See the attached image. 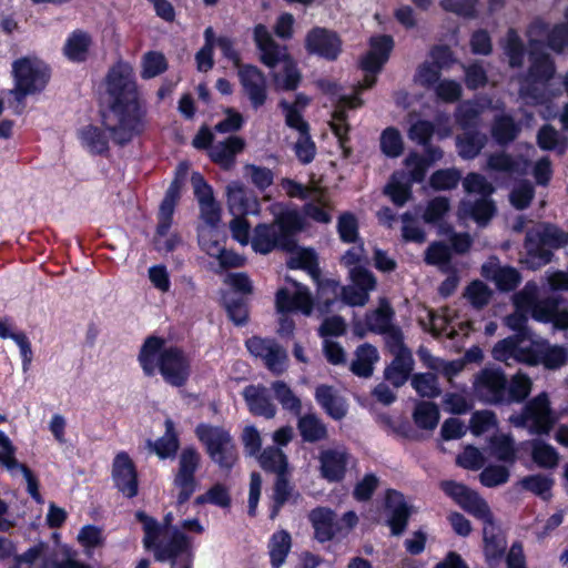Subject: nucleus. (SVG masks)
<instances>
[{
	"label": "nucleus",
	"mask_w": 568,
	"mask_h": 568,
	"mask_svg": "<svg viewBox=\"0 0 568 568\" xmlns=\"http://www.w3.org/2000/svg\"><path fill=\"white\" fill-rule=\"evenodd\" d=\"M108 106L102 124L114 143L123 145L144 130L145 105L139 91L133 68L115 63L105 78Z\"/></svg>",
	"instance_id": "obj_1"
},
{
	"label": "nucleus",
	"mask_w": 568,
	"mask_h": 568,
	"mask_svg": "<svg viewBox=\"0 0 568 568\" xmlns=\"http://www.w3.org/2000/svg\"><path fill=\"white\" fill-rule=\"evenodd\" d=\"M139 363L146 376L159 372L171 386L185 385L191 375V358L179 347L165 346L160 337H148L139 353Z\"/></svg>",
	"instance_id": "obj_2"
},
{
	"label": "nucleus",
	"mask_w": 568,
	"mask_h": 568,
	"mask_svg": "<svg viewBox=\"0 0 568 568\" xmlns=\"http://www.w3.org/2000/svg\"><path fill=\"white\" fill-rule=\"evenodd\" d=\"M135 518L142 524L143 545L154 552L156 560L174 559L189 549V538L176 527H172L173 515L171 513L165 515L162 524L142 510L136 511Z\"/></svg>",
	"instance_id": "obj_3"
},
{
	"label": "nucleus",
	"mask_w": 568,
	"mask_h": 568,
	"mask_svg": "<svg viewBox=\"0 0 568 568\" xmlns=\"http://www.w3.org/2000/svg\"><path fill=\"white\" fill-rule=\"evenodd\" d=\"M254 39L261 51V60L268 68L281 64L282 70L273 74L276 88L281 90H294L297 88L301 75L294 61L288 57L285 47L275 43L271 33L263 24L254 29Z\"/></svg>",
	"instance_id": "obj_4"
},
{
	"label": "nucleus",
	"mask_w": 568,
	"mask_h": 568,
	"mask_svg": "<svg viewBox=\"0 0 568 568\" xmlns=\"http://www.w3.org/2000/svg\"><path fill=\"white\" fill-rule=\"evenodd\" d=\"M14 88L11 93L18 102L27 95L42 91L49 79L48 65L37 57H23L12 62Z\"/></svg>",
	"instance_id": "obj_5"
},
{
	"label": "nucleus",
	"mask_w": 568,
	"mask_h": 568,
	"mask_svg": "<svg viewBox=\"0 0 568 568\" xmlns=\"http://www.w3.org/2000/svg\"><path fill=\"white\" fill-rule=\"evenodd\" d=\"M199 440L205 446L211 459L223 469H231L237 460V452L230 432L221 426L200 424L195 428Z\"/></svg>",
	"instance_id": "obj_6"
},
{
	"label": "nucleus",
	"mask_w": 568,
	"mask_h": 568,
	"mask_svg": "<svg viewBox=\"0 0 568 568\" xmlns=\"http://www.w3.org/2000/svg\"><path fill=\"white\" fill-rule=\"evenodd\" d=\"M510 422L517 427H527L531 434H549L557 418L550 408V402L546 393L534 397L518 415H513Z\"/></svg>",
	"instance_id": "obj_7"
},
{
	"label": "nucleus",
	"mask_w": 568,
	"mask_h": 568,
	"mask_svg": "<svg viewBox=\"0 0 568 568\" xmlns=\"http://www.w3.org/2000/svg\"><path fill=\"white\" fill-rule=\"evenodd\" d=\"M529 62L528 73L519 89V95L537 103L541 99V93L534 84L548 82L554 77L556 67L550 54L537 48L529 49Z\"/></svg>",
	"instance_id": "obj_8"
},
{
	"label": "nucleus",
	"mask_w": 568,
	"mask_h": 568,
	"mask_svg": "<svg viewBox=\"0 0 568 568\" xmlns=\"http://www.w3.org/2000/svg\"><path fill=\"white\" fill-rule=\"evenodd\" d=\"M403 164V169L393 175V203L397 205L412 197V183L423 182L427 172L423 155L417 152H410Z\"/></svg>",
	"instance_id": "obj_9"
},
{
	"label": "nucleus",
	"mask_w": 568,
	"mask_h": 568,
	"mask_svg": "<svg viewBox=\"0 0 568 568\" xmlns=\"http://www.w3.org/2000/svg\"><path fill=\"white\" fill-rule=\"evenodd\" d=\"M278 313H301L310 316L313 311V297L305 285L286 277V285L280 288L275 296Z\"/></svg>",
	"instance_id": "obj_10"
},
{
	"label": "nucleus",
	"mask_w": 568,
	"mask_h": 568,
	"mask_svg": "<svg viewBox=\"0 0 568 568\" xmlns=\"http://www.w3.org/2000/svg\"><path fill=\"white\" fill-rule=\"evenodd\" d=\"M507 384V376L501 369L485 367L475 375L473 388L480 400L500 404L506 400Z\"/></svg>",
	"instance_id": "obj_11"
},
{
	"label": "nucleus",
	"mask_w": 568,
	"mask_h": 568,
	"mask_svg": "<svg viewBox=\"0 0 568 568\" xmlns=\"http://www.w3.org/2000/svg\"><path fill=\"white\" fill-rule=\"evenodd\" d=\"M250 354L261 358L265 367L274 375L283 374L287 368L286 349L272 338L253 336L245 343Z\"/></svg>",
	"instance_id": "obj_12"
},
{
	"label": "nucleus",
	"mask_w": 568,
	"mask_h": 568,
	"mask_svg": "<svg viewBox=\"0 0 568 568\" xmlns=\"http://www.w3.org/2000/svg\"><path fill=\"white\" fill-rule=\"evenodd\" d=\"M321 88L323 91L332 94L337 99L336 110L334 111L331 121V128L334 134L338 138L341 146L344 148L346 134L348 131V126L346 124V111L348 109L361 106L362 100L358 98L357 93L352 95L339 94V88L329 81H322Z\"/></svg>",
	"instance_id": "obj_13"
},
{
	"label": "nucleus",
	"mask_w": 568,
	"mask_h": 568,
	"mask_svg": "<svg viewBox=\"0 0 568 568\" xmlns=\"http://www.w3.org/2000/svg\"><path fill=\"white\" fill-rule=\"evenodd\" d=\"M351 284L341 288L342 301L349 306H364L376 287V278L368 270L354 268L348 275Z\"/></svg>",
	"instance_id": "obj_14"
},
{
	"label": "nucleus",
	"mask_w": 568,
	"mask_h": 568,
	"mask_svg": "<svg viewBox=\"0 0 568 568\" xmlns=\"http://www.w3.org/2000/svg\"><path fill=\"white\" fill-rule=\"evenodd\" d=\"M200 454L194 448H185L179 458V471L174 485L179 489L178 503L184 504L195 490L194 473L200 465Z\"/></svg>",
	"instance_id": "obj_15"
},
{
	"label": "nucleus",
	"mask_w": 568,
	"mask_h": 568,
	"mask_svg": "<svg viewBox=\"0 0 568 568\" xmlns=\"http://www.w3.org/2000/svg\"><path fill=\"white\" fill-rule=\"evenodd\" d=\"M390 48V39L386 36L373 37L371 39V49L361 60V69L364 71V82L361 88H369L375 82V74L379 71L383 63L387 60Z\"/></svg>",
	"instance_id": "obj_16"
},
{
	"label": "nucleus",
	"mask_w": 568,
	"mask_h": 568,
	"mask_svg": "<svg viewBox=\"0 0 568 568\" xmlns=\"http://www.w3.org/2000/svg\"><path fill=\"white\" fill-rule=\"evenodd\" d=\"M112 479L125 497L132 498L138 495V473L134 463L124 452L116 454L113 459Z\"/></svg>",
	"instance_id": "obj_17"
},
{
	"label": "nucleus",
	"mask_w": 568,
	"mask_h": 568,
	"mask_svg": "<svg viewBox=\"0 0 568 568\" xmlns=\"http://www.w3.org/2000/svg\"><path fill=\"white\" fill-rule=\"evenodd\" d=\"M239 78L252 106L254 109L262 106L267 98L264 74L254 65H243L239 70Z\"/></svg>",
	"instance_id": "obj_18"
},
{
	"label": "nucleus",
	"mask_w": 568,
	"mask_h": 568,
	"mask_svg": "<svg viewBox=\"0 0 568 568\" xmlns=\"http://www.w3.org/2000/svg\"><path fill=\"white\" fill-rule=\"evenodd\" d=\"M251 246L256 253L268 254L277 247L287 250L290 241H286L274 222L272 224L261 223L253 231Z\"/></svg>",
	"instance_id": "obj_19"
},
{
	"label": "nucleus",
	"mask_w": 568,
	"mask_h": 568,
	"mask_svg": "<svg viewBox=\"0 0 568 568\" xmlns=\"http://www.w3.org/2000/svg\"><path fill=\"white\" fill-rule=\"evenodd\" d=\"M481 276L495 282L500 291L509 292L517 287L520 282L519 272L508 265H501L497 257H490L483 264Z\"/></svg>",
	"instance_id": "obj_20"
},
{
	"label": "nucleus",
	"mask_w": 568,
	"mask_h": 568,
	"mask_svg": "<svg viewBox=\"0 0 568 568\" xmlns=\"http://www.w3.org/2000/svg\"><path fill=\"white\" fill-rule=\"evenodd\" d=\"M514 302L520 310L530 308L531 316L538 321L548 320L557 307V301L554 300V296L538 301L536 288L528 285L514 295Z\"/></svg>",
	"instance_id": "obj_21"
},
{
	"label": "nucleus",
	"mask_w": 568,
	"mask_h": 568,
	"mask_svg": "<svg viewBox=\"0 0 568 568\" xmlns=\"http://www.w3.org/2000/svg\"><path fill=\"white\" fill-rule=\"evenodd\" d=\"M227 206L234 216L257 215L260 202L255 195L247 192L239 182H232L226 186Z\"/></svg>",
	"instance_id": "obj_22"
},
{
	"label": "nucleus",
	"mask_w": 568,
	"mask_h": 568,
	"mask_svg": "<svg viewBox=\"0 0 568 568\" xmlns=\"http://www.w3.org/2000/svg\"><path fill=\"white\" fill-rule=\"evenodd\" d=\"M392 337L393 354H395V359L393 361V385L400 386L409 377L414 361L410 351L403 344L402 332L395 326H393Z\"/></svg>",
	"instance_id": "obj_23"
},
{
	"label": "nucleus",
	"mask_w": 568,
	"mask_h": 568,
	"mask_svg": "<svg viewBox=\"0 0 568 568\" xmlns=\"http://www.w3.org/2000/svg\"><path fill=\"white\" fill-rule=\"evenodd\" d=\"M306 48L327 60H335L341 52V40L332 31L315 28L307 34Z\"/></svg>",
	"instance_id": "obj_24"
},
{
	"label": "nucleus",
	"mask_w": 568,
	"mask_h": 568,
	"mask_svg": "<svg viewBox=\"0 0 568 568\" xmlns=\"http://www.w3.org/2000/svg\"><path fill=\"white\" fill-rule=\"evenodd\" d=\"M348 454L344 448L325 449L320 455L321 474L328 481H339L344 478L348 464Z\"/></svg>",
	"instance_id": "obj_25"
},
{
	"label": "nucleus",
	"mask_w": 568,
	"mask_h": 568,
	"mask_svg": "<svg viewBox=\"0 0 568 568\" xmlns=\"http://www.w3.org/2000/svg\"><path fill=\"white\" fill-rule=\"evenodd\" d=\"M310 103V99L302 93L295 97L293 102L282 100L280 106L285 118V124L298 134L308 133L310 125L303 118V112Z\"/></svg>",
	"instance_id": "obj_26"
},
{
	"label": "nucleus",
	"mask_w": 568,
	"mask_h": 568,
	"mask_svg": "<svg viewBox=\"0 0 568 568\" xmlns=\"http://www.w3.org/2000/svg\"><path fill=\"white\" fill-rule=\"evenodd\" d=\"M243 396L250 410L254 415L272 418L275 416L276 408L271 402L270 394L266 387L250 385L244 388Z\"/></svg>",
	"instance_id": "obj_27"
},
{
	"label": "nucleus",
	"mask_w": 568,
	"mask_h": 568,
	"mask_svg": "<svg viewBox=\"0 0 568 568\" xmlns=\"http://www.w3.org/2000/svg\"><path fill=\"white\" fill-rule=\"evenodd\" d=\"M244 148V140L239 136H230L224 141L216 142L211 146V159L223 166L230 169L234 164V156Z\"/></svg>",
	"instance_id": "obj_28"
},
{
	"label": "nucleus",
	"mask_w": 568,
	"mask_h": 568,
	"mask_svg": "<svg viewBox=\"0 0 568 568\" xmlns=\"http://www.w3.org/2000/svg\"><path fill=\"white\" fill-rule=\"evenodd\" d=\"M270 212L274 216V224L278 226L286 241H290L293 232L301 229V216L296 210L276 202L270 205Z\"/></svg>",
	"instance_id": "obj_29"
},
{
	"label": "nucleus",
	"mask_w": 568,
	"mask_h": 568,
	"mask_svg": "<svg viewBox=\"0 0 568 568\" xmlns=\"http://www.w3.org/2000/svg\"><path fill=\"white\" fill-rule=\"evenodd\" d=\"M315 398L334 419H342L347 413L345 400L331 386H318L315 390Z\"/></svg>",
	"instance_id": "obj_30"
},
{
	"label": "nucleus",
	"mask_w": 568,
	"mask_h": 568,
	"mask_svg": "<svg viewBox=\"0 0 568 568\" xmlns=\"http://www.w3.org/2000/svg\"><path fill=\"white\" fill-rule=\"evenodd\" d=\"M81 145L92 154H103L109 150V136L104 130L88 124L78 131Z\"/></svg>",
	"instance_id": "obj_31"
},
{
	"label": "nucleus",
	"mask_w": 568,
	"mask_h": 568,
	"mask_svg": "<svg viewBox=\"0 0 568 568\" xmlns=\"http://www.w3.org/2000/svg\"><path fill=\"white\" fill-rule=\"evenodd\" d=\"M310 519L315 530V537L324 542L332 539L335 535V514L327 508H316Z\"/></svg>",
	"instance_id": "obj_32"
},
{
	"label": "nucleus",
	"mask_w": 568,
	"mask_h": 568,
	"mask_svg": "<svg viewBox=\"0 0 568 568\" xmlns=\"http://www.w3.org/2000/svg\"><path fill=\"white\" fill-rule=\"evenodd\" d=\"M91 37L82 31H73L67 39L63 51L65 57L73 62L85 61L91 47Z\"/></svg>",
	"instance_id": "obj_33"
},
{
	"label": "nucleus",
	"mask_w": 568,
	"mask_h": 568,
	"mask_svg": "<svg viewBox=\"0 0 568 568\" xmlns=\"http://www.w3.org/2000/svg\"><path fill=\"white\" fill-rule=\"evenodd\" d=\"M378 361L377 349L369 345H361L355 353V359L351 364L353 374L359 377H369L373 374V366Z\"/></svg>",
	"instance_id": "obj_34"
},
{
	"label": "nucleus",
	"mask_w": 568,
	"mask_h": 568,
	"mask_svg": "<svg viewBox=\"0 0 568 568\" xmlns=\"http://www.w3.org/2000/svg\"><path fill=\"white\" fill-rule=\"evenodd\" d=\"M186 171L187 165L184 163L180 164L179 170L176 172V176L170 184L169 189L166 190L165 196L160 205V216H173L175 205L178 203V200L180 199V192L186 175Z\"/></svg>",
	"instance_id": "obj_35"
},
{
	"label": "nucleus",
	"mask_w": 568,
	"mask_h": 568,
	"mask_svg": "<svg viewBox=\"0 0 568 568\" xmlns=\"http://www.w3.org/2000/svg\"><path fill=\"white\" fill-rule=\"evenodd\" d=\"M524 247L529 256L538 258L542 264L551 261L552 253L545 248L541 224L526 232Z\"/></svg>",
	"instance_id": "obj_36"
},
{
	"label": "nucleus",
	"mask_w": 568,
	"mask_h": 568,
	"mask_svg": "<svg viewBox=\"0 0 568 568\" xmlns=\"http://www.w3.org/2000/svg\"><path fill=\"white\" fill-rule=\"evenodd\" d=\"M292 546L291 535L286 530H280L272 535L268 542V552L273 568H280Z\"/></svg>",
	"instance_id": "obj_37"
},
{
	"label": "nucleus",
	"mask_w": 568,
	"mask_h": 568,
	"mask_svg": "<svg viewBox=\"0 0 568 568\" xmlns=\"http://www.w3.org/2000/svg\"><path fill=\"white\" fill-rule=\"evenodd\" d=\"M148 445L162 459L174 456L179 448L174 423L171 419H166L165 434L154 443L149 440Z\"/></svg>",
	"instance_id": "obj_38"
},
{
	"label": "nucleus",
	"mask_w": 568,
	"mask_h": 568,
	"mask_svg": "<svg viewBox=\"0 0 568 568\" xmlns=\"http://www.w3.org/2000/svg\"><path fill=\"white\" fill-rule=\"evenodd\" d=\"M485 134L478 131H467L456 138L458 154L463 159H474L477 156L485 146Z\"/></svg>",
	"instance_id": "obj_39"
},
{
	"label": "nucleus",
	"mask_w": 568,
	"mask_h": 568,
	"mask_svg": "<svg viewBox=\"0 0 568 568\" xmlns=\"http://www.w3.org/2000/svg\"><path fill=\"white\" fill-rule=\"evenodd\" d=\"M414 507L409 505L400 493L393 490V535H402L406 527Z\"/></svg>",
	"instance_id": "obj_40"
},
{
	"label": "nucleus",
	"mask_w": 568,
	"mask_h": 568,
	"mask_svg": "<svg viewBox=\"0 0 568 568\" xmlns=\"http://www.w3.org/2000/svg\"><path fill=\"white\" fill-rule=\"evenodd\" d=\"M303 212L306 216L318 223L326 224L329 223L332 219L328 212V203L326 196L320 189L315 191L314 194L308 199V202L305 203Z\"/></svg>",
	"instance_id": "obj_41"
},
{
	"label": "nucleus",
	"mask_w": 568,
	"mask_h": 568,
	"mask_svg": "<svg viewBox=\"0 0 568 568\" xmlns=\"http://www.w3.org/2000/svg\"><path fill=\"white\" fill-rule=\"evenodd\" d=\"M415 424L423 429H434L439 420V410L435 403L419 400L413 413Z\"/></svg>",
	"instance_id": "obj_42"
},
{
	"label": "nucleus",
	"mask_w": 568,
	"mask_h": 568,
	"mask_svg": "<svg viewBox=\"0 0 568 568\" xmlns=\"http://www.w3.org/2000/svg\"><path fill=\"white\" fill-rule=\"evenodd\" d=\"M485 554L488 559L500 558L506 548V542L503 536L498 534L495 520L491 524H485L483 529Z\"/></svg>",
	"instance_id": "obj_43"
},
{
	"label": "nucleus",
	"mask_w": 568,
	"mask_h": 568,
	"mask_svg": "<svg viewBox=\"0 0 568 568\" xmlns=\"http://www.w3.org/2000/svg\"><path fill=\"white\" fill-rule=\"evenodd\" d=\"M0 463L11 473L16 475L18 471L23 476L30 470L26 465L19 463L16 458V448L4 432L0 430Z\"/></svg>",
	"instance_id": "obj_44"
},
{
	"label": "nucleus",
	"mask_w": 568,
	"mask_h": 568,
	"mask_svg": "<svg viewBox=\"0 0 568 568\" xmlns=\"http://www.w3.org/2000/svg\"><path fill=\"white\" fill-rule=\"evenodd\" d=\"M301 436L305 442H317L326 436V427L314 414H306L298 419L297 424Z\"/></svg>",
	"instance_id": "obj_45"
},
{
	"label": "nucleus",
	"mask_w": 568,
	"mask_h": 568,
	"mask_svg": "<svg viewBox=\"0 0 568 568\" xmlns=\"http://www.w3.org/2000/svg\"><path fill=\"white\" fill-rule=\"evenodd\" d=\"M459 505L466 511L484 520L485 524H491L494 516L489 509V506L476 491L470 489L466 496L460 499Z\"/></svg>",
	"instance_id": "obj_46"
},
{
	"label": "nucleus",
	"mask_w": 568,
	"mask_h": 568,
	"mask_svg": "<svg viewBox=\"0 0 568 568\" xmlns=\"http://www.w3.org/2000/svg\"><path fill=\"white\" fill-rule=\"evenodd\" d=\"M222 233L220 227L197 226V241L202 251L215 257L221 251Z\"/></svg>",
	"instance_id": "obj_47"
},
{
	"label": "nucleus",
	"mask_w": 568,
	"mask_h": 568,
	"mask_svg": "<svg viewBox=\"0 0 568 568\" xmlns=\"http://www.w3.org/2000/svg\"><path fill=\"white\" fill-rule=\"evenodd\" d=\"M520 128L515 123L513 118L501 115L495 119L491 126V134L499 144H508L514 141L519 133Z\"/></svg>",
	"instance_id": "obj_48"
},
{
	"label": "nucleus",
	"mask_w": 568,
	"mask_h": 568,
	"mask_svg": "<svg viewBox=\"0 0 568 568\" xmlns=\"http://www.w3.org/2000/svg\"><path fill=\"white\" fill-rule=\"evenodd\" d=\"M487 168L497 172L521 174L526 171L527 165L526 163L511 158L509 154L500 152L489 155Z\"/></svg>",
	"instance_id": "obj_49"
},
{
	"label": "nucleus",
	"mask_w": 568,
	"mask_h": 568,
	"mask_svg": "<svg viewBox=\"0 0 568 568\" xmlns=\"http://www.w3.org/2000/svg\"><path fill=\"white\" fill-rule=\"evenodd\" d=\"M539 364L548 369H557L568 363V348L558 345H546L537 349Z\"/></svg>",
	"instance_id": "obj_50"
},
{
	"label": "nucleus",
	"mask_w": 568,
	"mask_h": 568,
	"mask_svg": "<svg viewBox=\"0 0 568 568\" xmlns=\"http://www.w3.org/2000/svg\"><path fill=\"white\" fill-rule=\"evenodd\" d=\"M261 467L275 474L287 471V458L284 453L276 447H266L258 456Z\"/></svg>",
	"instance_id": "obj_51"
},
{
	"label": "nucleus",
	"mask_w": 568,
	"mask_h": 568,
	"mask_svg": "<svg viewBox=\"0 0 568 568\" xmlns=\"http://www.w3.org/2000/svg\"><path fill=\"white\" fill-rule=\"evenodd\" d=\"M412 386L422 397L435 398L442 394V389L438 385V377L435 373L413 375Z\"/></svg>",
	"instance_id": "obj_52"
},
{
	"label": "nucleus",
	"mask_w": 568,
	"mask_h": 568,
	"mask_svg": "<svg viewBox=\"0 0 568 568\" xmlns=\"http://www.w3.org/2000/svg\"><path fill=\"white\" fill-rule=\"evenodd\" d=\"M505 54L508 57L511 68H520L524 63L525 49L521 39L514 29L507 31L505 43Z\"/></svg>",
	"instance_id": "obj_53"
},
{
	"label": "nucleus",
	"mask_w": 568,
	"mask_h": 568,
	"mask_svg": "<svg viewBox=\"0 0 568 568\" xmlns=\"http://www.w3.org/2000/svg\"><path fill=\"white\" fill-rule=\"evenodd\" d=\"M462 180V172L456 168L440 169L429 178V185L436 191L455 189Z\"/></svg>",
	"instance_id": "obj_54"
},
{
	"label": "nucleus",
	"mask_w": 568,
	"mask_h": 568,
	"mask_svg": "<svg viewBox=\"0 0 568 568\" xmlns=\"http://www.w3.org/2000/svg\"><path fill=\"white\" fill-rule=\"evenodd\" d=\"M490 450L498 460L513 464L516 459L514 440L509 435L493 436L490 438Z\"/></svg>",
	"instance_id": "obj_55"
},
{
	"label": "nucleus",
	"mask_w": 568,
	"mask_h": 568,
	"mask_svg": "<svg viewBox=\"0 0 568 568\" xmlns=\"http://www.w3.org/2000/svg\"><path fill=\"white\" fill-rule=\"evenodd\" d=\"M464 296L475 308L481 310L489 304L493 291L484 282L475 280L466 287Z\"/></svg>",
	"instance_id": "obj_56"
},
{
	"label": "nucleus",
	"mask_w": 568,
	"mask_h": 568,
	"mask_svg": "<svg viewBox=\"0 0 568 568\" xmlns=\"http://www.w3.org/2000/svg\"><path fill=\"white\" fill-rule=\"evenodd\" d=\"M462 182L467 193L480 195L481 199L490 196L495 191L494 185L479 173H468Z\"/></svg>",
	"instance_id": "obj_57"
},
{
	"label": "nucleus",
	"mask_w": 568,
	"mask_h": 568,
	"mask_svg": "<svg viewBox=\"0 0 568 568\" xmlns=\"http://www.w3.org/2000/svg\"><path fill=\"white\" fill-rule=\"evenodd\" d=\"M532 459L536 464L544 468H552L558 464V454L550 445L541 440H532Z\"/></svg>",
	"instance_id": "obj_58"
},
{
	"label": "nucleus",
	"mask_w": 568,
	"mask_h": 568,
	"mask_svg": "<svg viewBox=\"0 0 568 568\" xmlns=\"http://www.w3.org/2000/svg\"><path fill=\"white\" fill-rule=\"evenodd\" d=\"M168 68L165 57L161 52L150 51L142 58L141 77L143 79L154 78Z\"/></svg>",
	"instance_id": "obj_59"
},
{
	"label": "nucleus",
	"mask_w": 568,
	"mask_h": 568,
	"mask_svg": "<svg viewBox=\"0 0 568 568\" xmlns=\"http://www.w3.org/2000/svg\"><path fill=\"white\" fill-rule=\"evenodd\" d=\"M535 190L529 181L518 182L509 193V201L517 210H524L529 206L534 199Z\"/></svg>",
	"instance_id": "obj_60"
},
{
	"label": "nucleus",
	"mask_w": 568,
	"mask_h": 568,
	"mask_svg": "<svg viewBox=\"0 0 568 568\" xmlns=\"http://www.w3.org/2000/svg\"><path fill=\"white\" fill-rule=\"evenodd\" d=\"M531 387L532 382L526 374L520 372L515 374L509 382V399L518 403L524 402L529 396Z\"/></svg>",
	"instance_id": "obj_61"
},
{
	"label": "nucleus",
	"mask_w": 568,
	"mask_h": 568,
	"mask_svg": "<svg viewBox=\"0 0 568 568\" xmlns=\"http://www.w3.org/2000/svg\"><path fill=\"white\" fill-rule=\"evenodd\" d=\"M272 389L283 408L295 414L300 413L301 400L293 394L292 389L284 382H274L272 384Z\"/></svg>",
	"instance_id": "obj_62"
},
{
	"label": "nucleus",
	"mask_w": 568,
	"mask_h": 568,
	"mask_svg": "<svg viewBox=\"0 0 568 568\" xmlns=\"http://www.w3.org/2000/svg\"><path fill=\"white\" fill-rule=\"evenodd\" d=\"M366 324L371 331L387 333L390 329V311L387 303L367 315Z\"/></svg>",
	"instance_id": "obj_63"
},
{
	"label": "nucleus",
	"mask_w": 568,
	"mask_h": 568,
	"mask_svg": "<svg viewBox=\"0 0 568 568\" xmlns=\"http://www.w3.org/2000/svg\"><path fill=\"white\" fill-rule=\"evenodd\" d=\"M426 364L432 371L444 375L450 384H453V377L460 373L465 367V361L458 359L446 362L430 356H428Z\"/></svg>",
	"instance_id": "obj_64"
}]
</instances>
